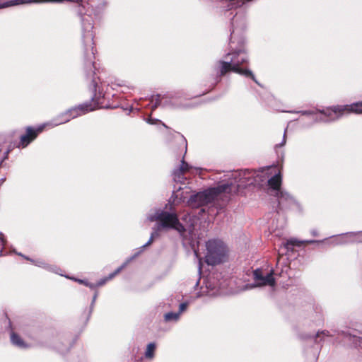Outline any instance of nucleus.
Here are the masks:
<instances>
[{"label": "nucleus", "instance_id": "obj_3", "mask_svg": "<svg viewBox=\"0 0 362 362\" xmlns=\"http://www.w3.org/2000/svg\"><path fill=\"white\" fill-rule=\"evenodd\" d=\"M148 219L150 221H157L156 230L151 233L148 241L143 245V248L150 245L154 237L158 236V230L160 229H175L181 235H184L185 232L188 231L192 239L195 238L196 234L194 232V224L185 227L181 224L178 220L177 216L175 213H170L161 209H155L151 211L148 216Z\"/></svg>", "mask_w": 362, "mask_h": 362}, {"label": "nucleus", "instance_id": "obj_10", "mask_svg": "<svg viewBox=\"0 0 362 362\" xmlns=\"http://www.w3.org/2000/svg\"><path fill=\"white\" fill-rule=\"evenodd\" d=\"M44 126L45 124L39 127L37 129H33L31 127H28L26 130V134L22 135L21 137V145L23 147H25L33 139H35V137L40 132H41L43 130Z\"/></svg>", "mask_w": 362, "mask_h": 362}, {"label": "nucleus", "instance_id": "obj_15", "mask_svg": "<svg viewBox=\"0 0 362 362\" xmlns=\"http://www.w3.org/2000/svg\"><path fill=\"white\" fill-rule=\"evenodd\" d=\"M11 341L13 344L20 348L26 347L25 344L23 342L22 339L15 333H12L11 335Z\"/></svg>", "mask_w": 362, "mask_h": 362}, {"label": "nucleus", "instance_id": "obj_32", "mask_svg": "<svg viewBox=\"0 0 362 362\" xmlns=\"http://www.w3.org/2000/svg\"><path fill=\"white\" fill-rule=\"evenodd\" d=\"M96 297H97V295L95 294V295L94 296V297H93V301L95 300Z\"/></svg>", "mask_w": 362, "mask_h": 362}, {"label": "nucleus", "instance_id": "obj_17", "mask_svg": "<svg viewBox=\"0 0 362 362\" xmlns=\"http://www.w3.org/2000/svg\"><path fill=\"white\" fill-rule=\"evenodd\" d=\"M315 240H307V241H298L296 239H290L287 240V242L284 244L285 247H286L288 249H289L290 245H298L300 246L302 243H315Z\"/></svg>", "mask_w": 362, "mask_h": 362}, {"label": "nucleus", "instance_id": "obj_8", "mask_svg": "<svg viewBox=\"0 0 362 362\" xmlns=\"http://www.w3.org/2000/svg\"><path fill=\"white\" fill-rule=\"evenodd\" d=\"M94 110V107H91L90 105L88 104H83L79 105L77 107H74L72 109H70L66 112L63 114L58 122H56L54 125H59L60 124H63L65 122H69L71 119L75 118L78 115H81V114H84L86 112H88L89 111H92Z\"/></svg>", "mask_w": 362, "mask_h": 362}, {"label": "nucleus", "instance_id": "obj_20", "mask_svg": "<svg viewBox=\"0 0 362 362\" xmlns=\"http://www.w3.org/2000/svg\"><path fill=\"white\" fill-rule=\"evenodd\" d=\"M163 97H161L160 95H156L153 100L155 101V103L154 105L152 106V108L153 109H155L159 105H163V106H167L168 105V103L165 101V102H163Z\"/></svg>", "mask_w": 362, "mask_h": 362}, {"label": "nucleus", "instance_id": "obj_34", "mask_svg": "<svg viewBox=\"0 0 362 362\" xmlns=\"http://www.w3.org/2000/svg\"><path fill=\"white\" fill-rule=\"evenodd\" d=\"M243 40H241L240 42H238V44L240 45V44H243Z\"/></svg>", "mask_w": 362, "mask_h": 362}, {"label": "nucleus", "instance_id": "obj_35", "mask_svg": "<svg viewBox=\"0 0 362 362\" xmlns=\"http://www.w3.org/2000/svg\"><path fill=\"white\" fill-rule=\"evenodd\" d=\"M195 255L197 257V252L194 251Z\"/></svg>", "mask_w": 362, "mask_h": 362}, {"label": "nucleus", "instance_id": "obj_24", "mask_svg": "<svg viewBox=\"0 0 362 362\" xmlns=\"http://www.w3.org/2000/svg\"><path fill=\"white\" fill-rule=\"evenodd\" d=\"M4 243H5V240L4 238V235L2 233H0V245H1V246H4Z\"/></svg>", "mask_w": 362, "mask_h": 362}, {"label": "nucleus", "instance_id": "obj_29", "mask_svg": "<svg viewBox=\"0 0 362 362\" xmlns=\"http://www.w3.org/2000/svg\"><path fill=\"white\" fill-rule=\"evenodd\" d=\"M199 273L200 274L201 273V270H202V267H201V262H199Z\"/></svg>", "mask_w": 362, "mask_h": 362}, {"label": "nucleus", "instance_id": "obj_13", "mask_svg": "<svg viewBox=\"0 0 362 362\" xmlns=\"http://www.w3.org/2000/svg\"><path fill=\"white\" fill-rule=\"evenodd\" d=\"M137 255H135L134 257H131L130 259H127L122 265H121L119 268H117L114 272L111 273L107 277L104 278L101 280H100L96 285L95 286V288L96 286H101L104 285L108 280H110L113 279L117 274H119L129 263V262L133 259Z\"/></svg>", "mask_w": 362, "mask_h": 362}, {"label": "nucleus", "instance_id": "obj_25", "mask_svg": "<svg viewBox=\"0 0 362 362\" xmlns=\"http://www.w3.org/2000/svg\"><path fill=\"white\" fill-rule=\"evenodd\" d=\"M286 130H285V132H284L283 141H282V142L279 144V146H284V145H285V144H286Z\"/></svg>", "mask_w": 362, "mask_h": 362}, {"label": "nucleus", "instance_id": "obj_12", "mask_svg": "<svg viewBox=\"0 0 362 362\" xmlns=\"http://www.w3.org/2000/svg\"><path fill=\"white\" fill-rule=\"evenodd\" d=\"M267 182L270 188L274 191V195L276 194L277 192H279L282 190L280 188L281 185V176L280 172L273 175Z\"/></svg>", "mask_w": 362, "mask_h": 362}, {"label": "nucleus", "instance_id": "obj_18", "mask_svg": "<svg viewBox=\"0 0 362 362\" xmlns=\"http://www.w3.org/2000/svg\"><path fill=\"white\" fill-rule=\"evenodd\" d=\"M156 349V345L153 343H150L148 344L146 352H145V356L147 358H153L154 356V351Z\"/></svg>", "mask_w": 362, "mask_h": 362}, {"label": "nucleus", "instance_id": "obj_16", "mask_svg": "<svg viewBox=\"0 0 362 362\" xmlns=\"http://www.w3.org/2000/svg\"><path fill=\"white\" fill-rule=\"evenodd\" d=\"M226 1H228V0ZM252 0H228L229 3L228 6L230 7L229 9H232L233 8L242 6L245 3L250 2Z\"/></svg>", "mask_w": 362, "mask_h": 362}, {"label": "nucleus", "instance_id": "obj_4", "mask_svg": "<svg viewBox=\"0 0 362 362\" xmlns=\"http://www.w3.org/2000/svg\"><path fill=\"white\" fill-rule=\"evenodd\" d=\"M345 113L362 114V101L322 110L320 116H313V119L317 122H332L339 119Z\"/></svg>", "mask_w": 362, "mask_h": 362}, {"label": "nucleus", "instance_id": "obj_9", "mask_svg": "<svg viewBox=\"0 0 362 362\" xmlns=\"http://www.w3.org/2000/svg\"><path fill=\"white\" fill-rule=\"evenodd\" d=\"M274 196L277 198L279 205L281 207L290 208L294 206H298V202L293 197H292L287 192L281 190L277 192Z\"/></svg>", "mask_w": 362, "mask_h": 362}, {"label": "nucleus", "instance_id": "obj_22", "mask_svg": "<svg viewBox=\"0 0 362 362\" xmlns=\"http://www.w3.org/2000/svg\"><path fill=\"white\" fill-rule=\"evenodd\" d=\"M187 307V304L186 303H182L180 305V307H179V312L180 313V315L186 310Z\"/></svg>", "mask_w": 362, "mask_h": 362}, {"label": "nucleus", "instance_id": "obj_26", "mask_svg": "<svg viewBox=\"0 0 362 362\" xmlns=\"http://www.w3.org/2000/svg\"><path fill=\"white\" fill-rule=\"evenodd\" d=\"M206 288H209L210 291H211L215 290V287H211V285H208V283L206 284Z\"/></svg>", "mask_w": 362, "mask_h": 362}, {"label": "nucleus", "instance_id": "obj_6", "mask_svg": "<svg viewBox=\"0 0 362 362\" xmlns=\"http://www.w3.org/2000/svg\"><path fill=\"white\" fill-rule=\"evenodd\" d=\"M82 27H83V40L85 47L86 52L90 51L92 55L95 54V49H94L93 42V19L90 15L84 16L82 18Z\"/></svg>", "mask_w": 362, "mask_h": 362}, {"label": "nucleus", "instance_id": "obj_1", "mask_svg": "<svg viewBox=\"0 0 362 362\" xmlns=\"http://www.w3.org/2000/svg\"><path fill=\"white\" fill-rule=\"evenodd\" d=\"M262 174L263 170L256 172L249 170L230 173L227 175V182L191 196L188 201L189 205L193 208H198L212 202L222 193L238 192L247 186L259 185L266 180Z\"/></svg>", "mask_w": 362, "mask_h": 362}, {"label": "nucleus", "instance_id": "obj_5", "mask_svg": "<svg viewBox=\"0 0 362 362\" xmlns=\"http://www.w3.org/2000/svg\"><path fill=\"white\" fill-rule=\"evenodd\" d=\"M205 261L209 265H216L223 262L226 257V247L219 240H210L206 243Z\"/></svg>", "mask_w": 362, "mask_h": 362}, {"label": "nucleus", "instance_id": "obj_21", "mask_svg": "<svg viewBox=\"0 0 362 362\" xmlns=\"http://www.w3.org/2000/svg\"><path fill=\"white\" fill-rule=\"evenodd\" d=\"M74 280H75L76 281H78V283H80V284H85L86 286H89V287H90V288H95L94 284H89V283H88V282H86L84 280H81V279H75Z\"/></svg>", "mask_w": 362, "mask_h": 362}, {"label": "nucleus", "instance_id": "obj_27", "mask_svg": "<svg viewBox=\"0 0 362 362\" xmlns=\"http://www.w3.org/2000/svg\"><path fill=\"white\" fill-rule=\"evenodd\" d=\"M245 26V21H241L240 24V29H242Z\"/></svg>", "mask_w": 362, "mask_h": 362}, {"label": "nucleus", "instance_id": "obj_19", "mask_svg": "<svg viewBox=\"0 0 362 362\" xmlns=\"http://www.w3.org/2000/svg\"><path fill=\"white\" fill-rule=\"evenodd\" d=\"M180 313L170 312L164 315L165 321H177L180 318Z\"/></svg>", "mask_w": 362, "mask_h": 362}, {"label": "nucleus", "instance_id": "obj_23", "mask_svg": "<svg viewBox=\"0 0 362 362\" xmlns=\"http://www.w3.org/2000/svg\"><path fill=\"white\" fill-rule=\"evenodd\" d=\"M329 335V332L328 331H322V332H318L317 334H316V337H320L321 336H328Z\"/></svg>", "mask_w": 362, "mask_h": 362}, {"label": "nucleus", "instance_id": "obj_11", "mask_svg": "<svg viewBox=\"0 0 362 362\" xmlns=\"http://www.w3.org/2000/svg\"><path fill=\"white\" fill-rule=\"evenodd\" d=\"M192 167L187 163L185 162L184 159L181 161V165L178 169H176L173 172V179L175 182H182L184 179L183 175L189 171Z\"/></svg>", "mask_w": 362, "mask_h": 362}, {"label": "nucleus", "instance_id": "obj_7", "mask_svg": "<svg viewBox=\"0 0 362 362\" xmlns=\"http://www.w3.org/2000/svg\"><path fill=\"white\" fill-rule=\"evenodd\" d=\"M274 270L264 271L262 269H257L253 272L254 281L255 286H274L275 285V279L273 276Z\"/></svg>", "mask_w": 362, "mask_h": 362}, {"label": "nucleus", "instance_id": "obj_28", "mask_svg": "<svg viewBox=\"0 0 362 362\" xmlns=\"http://www.w3.org/2000/svg\"><path fill=\"white\" fill-rule=\"evenodd\" d=\"M36 264H37L38 266H42L44 263L42 262H38L37 263H36Z\"/></svg>", "mask_w": 362, "mask_h": 362}, {"label": "nucleus", "instance_id": "obj_33", "mask_svg": "<svg viewBox=\"0 0 362 362\" xmlns=\"http://www.w3.org/2000/svg\"><path fill=\"white\" fill-rule=\"evenodd\" d=\"M303 114H310V115H312L311 113H309L308 112H303Z\"/></svg>", "mask_w": 362, "mask_h": 362}, {"label": "nucleus", "instance_id": "obj_2", "mask_svg": "<svg viewBox=\"0 0 362 362\" xmlns=\"http://www.w3.org/2000/svg\"><path fill=\"white\" fill-rule=\"evenodd\" d=\"M232 25L233 30L230 34V52L224 57V60L218 62L220 74L221 75H224L228 71H233L245 76H251L254 78V75L251 71L240 67L241 64L247 63L248 61L247 56L245 54L244 50L240 47H235L233 46L235 42V34L238 33L239 30L238 14L234 16Z\"/></svg>", "mask_w": 362, "mask_h": 362}, {"label": "nucleus", "instance_id": "obj_14", "mask_svg": "<svg viewBox=\"0 0 362 362\" xmlns=\"http://www.w3.org/2000/svg\"><path fill=\"white\" fill-rule=\"evenodd\" d=\"M347 238H354V240L359 243H362V232L358 233H346L345 235L339 236L337 238L339 240L338 243H347Z\"/></svg>", "mask_w": 362, "mask_h": 362}, {"label": "nucleus", "instance_id": "obj_30", "mask_svg": "<svg viewBox=\"0 0 362 362\" xmlns=\"http://www.w3.org/2000/svg\"><path fill=\"white\" fill-rule=\"evenodd\" d=\"M148 122H150V123H151V124H153V119H150L148 120Z\"/></svg>", "mask_w": 362, "mask_h": 362}, {"label": "nucleus", "instance_id": "obj_31", "mask_svg": "<svg viewBox=\"0 0 362 362\" xmlns=\"http://www.w3.org/2000/svg\"><path fill=\"white\" fill-rule=\"evenodd\" d=\"M249 76L251 77L255 81V83H257V81H255V77L252 78L251 76Z\"/></svg>", "mask_w": 362, "mask_h": 362}]
</instances>
